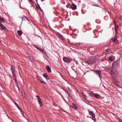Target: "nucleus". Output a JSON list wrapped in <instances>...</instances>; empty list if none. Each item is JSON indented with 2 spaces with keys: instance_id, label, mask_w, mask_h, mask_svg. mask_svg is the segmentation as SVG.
I'll return each instance as SVG.
<instances>
[{
  "instance_id": "12",
  "label": "nucleus",
  "mask_w": 122,
  "mask_h": 122,
  "mask_svg": "<svg viewBox=\"0 0 122 122\" xmlns=\"http://www.w3.org/2000/svg\"><path fill=\"white\" fill-rule=\"evenodd\" d=\"M38 102L40 106H43L42 103L41 101V99L38 100Z\"/></svg>"
},
{
  "instance_id": "43",
  "label": "nucleus",
  "mask_w": 122,
  "mask_h": 122,
  "mask_svg": "<svg viewBox=\"0 0 122 122\" xmlns=\"http://www.w3.org/2000/svg\"><path fill=\"white\" fill-rule=\"evenodd\" d=\"M99 77L100 78H101V77H102V76H101L100 75V76H99Z\"/></svg>"
},
{
  "instance_id": "13",
  "label": "nucleus",
  "mask_w": 122,
  "mask_h": 122,
  "mask_svg": "<svg viewBox=\"0 0 122 122\" xmlns=\"http://www.w3.org/2000/svg\"><path fill=\"white\" fill-rule=\"evenodd\" d=\"M72 107L73 108H75V109H76L78 108V107L74 103H72Z\"/></svg>"
},
{
  "instance_id": "19",
  "label": "nucleus",
  "mask_w": 122,
  "mask_h": 122,
  "mask_svg": "<svg viewBox=\"0 0 122 122\" xmlns=\"http://www.w3.org/2000/svg\"><path fill=\"white\" fill-rule=\"evenodd\" d=\"M42 79H41L40 80L39 82L41 83L46 84V83L45 81H42Z\"/></svg>"
},
{
  "instance_id": "27",
  "label": "nucleus",
  "mask_w": 122,
  "mask_h": 122,
  "mask_svg": "<svg viewBox=\"0 0 122 122\" xmlns=\"http://www.w3.org/2000/svg\"><path fill=\"white\" fill-rule=\"evenodd\" d=\"M30 61L31 62H33V61H34V60H33V58H32V57H30Z\"/></svg>"
},
{
  "instance_id": "8",
  "label": "nucleus",
  "mask_w": 122,
  "mask_h": 122,
  "mask_svg": "<svg viewBox=\"0 0 122 122\" xmlns=\"http://www.w3.org/2000/svg\"><path fill=\"white\" fill-rule=\"evenodd\" d=\"M33 46L34 47H35L36 48H37V49H38V50H39L40 51H41L42 52H43V51H44V50L43 49H42L41 48L37 46H36V45H33Z\"/></svg>"
},
{
  "instance_id": "34",
  "label": "nucleus",
  "mask_w": 122,
  "mask_h": 122,
  "mask_svg": "<svg viewBox=\"0 0 122 122\" xmlns=\"http://www.w3.org/2000/svg\"><path fill=\"white\" fill-rule=\"evenodd\" d=\"M15 81L17 85V86L18 85V82H17V80H15Z\"/></svg>"
},
{
  "instance_id": "40",
  "label": "nucleus",
  "mask_w": 122,
  "mask_h": 122,
  "mask_svg": "<svg viewBox=\"0 0 122 122\" xmlns=\"http://www.w3.org/2000/svg\"><path fill=\"white\" fill-rule=\"evenodd\" d=\"M39 9L41 11H43L42 9L41 8Z\"/></svg>"
},
{
  "instance_id": "14",
  "label": "nucleus",
  "mask_w": 122,
  "mask_h": 122,
  "mask_svg": "<svg viewBox=\"0 0 122 122\" xmlns=\"http://www.w3.org/2000/svg\"><path fill=\"white\" fill-rule=\"evenodd\" d=\"M101 70H96V72L98 76H100L101 73Z\"/></svg>"
},
{
  "instance_id": "21",
  "label": "nucleus",
  "mask_w": 122,
  "mask_h": 122,
  "mask_svg": "<svg viewBox=\"0 0 122 122\" xmlns=\"http://www.w3.org/2000/svg\"><path fill=\"white\" fill-rule=\"evenodd\" d=\"M59 37L60 38H61L62 40H64L65 38L63 37V36L61 34H60L59 36Z\"/></svg>"
},
{
  "instance_id": "24",
  "label": "nucleus",
  "mask_w": 122,
  "mask_h": 122,
  "mask_svg": "<svg viewBox=\"0 0 122 122\" xmlns=\"http://www.w3.org/2000/svg\"><path fill=\"white\" fill-rule=\"evenodd\" d=\"M100 97V96L99 95H97V94H96L95 96V97L97 98H99Z\"/></svg>"
},
{
  "instance_id": "39",
  "label": "nucleus",
  "mask_w": 122,
  "mask_h": 122,
  "mask_svg": "<svg viewBox=\"0 0 122 122\" xmlns=\"http://www.w3.org/2000/svg\"><path fill=\"white\" fill-rule=\"evenodd\" d=\"M117 29H115V32L116 33L117 32Z\"/></svg>"
},
{
  "instance_id": "25",
  "label": "nucleus",
  "mask_w": 122,
  "mask_h": 122,
  "mask_svg": "<svg viewBox=\"0 0 122 122\" xmlns=\"http://www.w3.org/2000/svg\"><path fill=\"white\" fill-rule=\"evenodd\" d=\"M37 78L38 81H39L41 79V78L40 76H37Z\"/></svg>"
},
{
  "instance_id": "48",
  "label": "nucleus",
  "mask_w": 122,
  "mask_h": 122,
  "mask_svg": "<svg viewBox=\"0 0 122 122\" xmlns=\"http://www.w3.org/2000/svg\"><path fill=\"white\" fill-rule=\"evenodd\" d=\"M68 90H70V91H71V90H70V89H68Z\"/></svg>"
},
{
  "instance_id": "44",
  "label": "nucleus",
  "mask_w": 122,
  "mask_h": 122,
  "mask_svg": "<svg viewBox=\"0 0 122 122\" xmlns=\"http://www.w3.org/2000/svg\"><path fill=\"white\" fill-rule=\"evenodd\" d=\"M24 17L27 20V19L28 18L25 16Z\"/></svg>"
},
{
  "instance_id": "41",
  "label": "nucleus",
  "mask_w": 122,
  "mask_h": 122,
  "mask_svg": "<svg viewBox=\"0 0 122 122\" xmlns=\"http://www.w3.org/2000/svg\"><path fill=\"white\" fill-rule=\"evenodd\" d=\"M24 17H23V18H22V21H23V20H24L23 19H24Z\"/></svg>"
},
{
  "instance_id": "42",
  "label": "nucleus",
  "mask_w": 122,
  "mask_h": 122,
  "mask_svg": "<svg viewBox=\"0 0 122 122\" xmlns=\"http://www.w3.org/2000/svg\"><path fill=\"white\" fill-rule=\"evenodd\" d=\"M67 94H68V95L70 97V95L68 93H67Z\"/></svg>"
},
{
  "instance_id": "52",
  "label": "nucleus",
  "mask_w": 122,
  "mask_h": 122,
  "mask_svg": "<svg viewBox=\"0 0 122 122\" xmlns=\"http://www.w3.org/2000/svg\"><path fill=\"white\" fill-rule=\"evenodd\" d=\"M89 24V25H90V24H89H89Z\"/></svg>"
},
{
  "instance_id": "6",
  "label": "nucleus",
  "mask_w": 122,
  "mask_h": 122,
  "mask_svg": "<svg viewBox=\"0 0 122 122\" xmlns=\"http://www.w3.org/2000/svg\"><path fill=\"white\" fill-rule=\"evenodd\" d=\"M112 40L113 42H115V43H118L117 38L115 36H114L112 38Z\"/></svg>"
},
{
  "instance_id": "36",
  "label": "nucleus",
  "mask_w": 122,
  "mask_h": 122,
  "mask_svg": "<svg viewBox=\"0 0 122 122\" xmlns=\"http://www.w3.org/2000/svg\"><path fill=\"white\" fill-rule=\"evenodd\" d=\"M19 109V110L21 112H23V111L21 110V109L20 108Z\"/></svg>"
},
{
  "instance_id": "29",
  "label": "nucleus",
  "mask_w": 122,
  "mask_h": 122,
  "mask_svg": "<svg viewBox=\"0 0 122 122\" xmlns=\"http://www.w3.org/2000/svg\"><path fill=\"white\" fill-rule=\"evenodd\" d=\"M119 28V26L117 25H115V29H118Z\"/></svg>"
},
{
  "instance_id": "17",
  "label": "nucleus",
  "mask_w": 122,
  "mask_h": 122,
  "mask_svg": "<svg viewBox=\"0 0 122 122\" xmlns=\"http://www.w3.org/2000/svg\"><path fill=\"white\" fill-rule=\"evenodd\" d=\"M110 51V50L109 49H106L105 51V53L106 54H108Z\"/></svg>"
},
{
  "instance_id": "53",
  "label": "nucleus",
  "mask_w": 122,
  "mask_h": 122,
  "mask_svg": "<svg viewBox=\"0 0 122 122\" xmlns=\"http://www.w3.org/2000/svg\"><path fill=\"white\" fill-rule=\"evenodd\" d=\"M85 96L86 97V96Z\"/></svg>"
},
{
  "instance_id": "16",
  "label": "nucleus",
  "mask_w": 122,
  "mask_h": 122,
  "mask_svg": "<svg viewBox=\"0 0 122 122\" xmlns=\"http://www.w3.org/2000/svg\"><path fill=\"white\" fill-rule=\"evenodd\" d=\"M17 33L20 36H21L22 34V31L20 30H18Z\"/></svg>"
},
{
  "instance_id": "49",
  "label": "nucleus",
  "mask_w": 122,
  "mask_h": 122,
  "mask_svg": "<svg viewBox=\"0 0 122 122\" xmlns=\"http://www.w3.org/2000/svg\"><path fill=\"white\" fill-rule=\"evenodd\" d=\"M80 2V1H79V2Z\"/></svg>"
},
{
  "instance_id": "38",
  "label": "nucleus",
  "mask_w": 122,
  "mask_h": 122,
  "mask_svg": "<svg viewBox=\"0 0 122 122\" xmlns=\"http://www.w3.org/2000/svg\"><path fill=\"white\" fill-rule=\"evenodd\" d=\"M119 120L120 122H122V120L121 119H119Z\"/></svg>"
},
{
  "instance_id": "3",
  "label": "nucleus",
  "mask_w": 122,
  "mask_h": 122,
  "mask_svg": "<svg viewBox=\"0 0 122 122\" xmlns=\"http://www.w3.org/2000/svg\"><path fill=\"white\" fill-rule=\"evenodd\" d=\"M63 60L64 61L67 63L70 62L72 60L70 58L66 57H64Z\"/></svg>"
},
{
  "instance_id": "30",
  "label": "nucleus",
  "mask_w": 122,
  "mask_h": 122,
  "mask_svg": "<svg viewBox=\"0 0 122 122\" xmlns=\"http://www.w3.org/2000/svg\"><path fill=\"white\" fill-rule=\"evenodd\" d=\"M11 71L12 70V69H14V66L13 65H11Z\"/></svg>"
},
{
  "instance_id": "18",
  "label": "nucleus",
  "mask_w": 122,
  "mask_h": 122,
  "mask_svg": "<svg viewBox=\"0 0 122 122\" xmlns=\"http://www.w3.org/2000/svg\"><path fill=\"white\" fill-rule=\"evenodd\" d=\"M11 71H12V73L13 74V76H15V75H16L15 73V70L12 69V70Z\"/></svg>"
},
{
  "instance_id": "37",
  "label": "nucleus",
  "mask_w": 122,
  "mask_h": 122,
  "mask_svg": "<svg viewBox=\"0 0 122 122\" xmlns=\"http://www.w3.org/2000/svg\"><path fill=\"white\" fill-rule=\"evenodd\" d=\"M43 52H44V53L46 55H47V53H46V52H45V51H43Z\"/></svg>"
},
{
  "instance_id": "46",
  "label": "nucleus",
  "mask_w": 122,
  "mask_h": 122,
  "mask_svg": "<svg viewBox=\"0 0 122 122\" xmlns=\"http://www.w3.org/2000/svg\"><path fill=\"white\" fill-rule=\"evenodd\" d=\"M42 2H43L44 0H41Z\"/></svg>"
},
{
  "instance_id": "28",
  "label": "nucleus",
  "mask_w": 122,
  "mask_h": 122,
  "mask_svg": "<svg viewBox=\"0 0 122 122\" xmlns=\"http://www.w3.org/2000/svg\"><path fill=\"white\" fill-rule=\"evenodd\" d=\"M13 76V77L14 79L15 80H16V75H15V76Z\"/></svg>"
},
{
  "instance_id": "4",
  "label": "nucleus",
  "mask_w": 122,
  "mask_h": 122,
  "mask_svg": "<svg viewBox=\"0 0 122 122\" xmlns=\"http://www.w3.org/2000/svg\"><path fill=\"white\" fill-rule=\"evenodd\" d=\"M96 61V59L95 57H90L88 60V61L90 63H93Z\"/></svg>"
},
{
  "instance_id": "7",
  "label": "nucleus",
  "mask_w": 122,
  "mask_h": 122,
  "mask_svg": "<svg viewBox=\"0 0 122 122\" xmlns=\"http://www.w3.org/2000/svg\"><path fill=\"white\" fill-rule=\"evenodd\" d=\"M77 8L76 5L75 4L72 5L71 6V8L73 10H76Z\"/></svg>"
},
{
  "instance_id": "5",
  "label": "nucleus",
  "mask_w": 122,
  "mask_h": 122,
  "mask_svg": "<svg viewBox=\"0 0 122 122\" xmlns=\"http://www.w3.org/2000/svg\"><path fill=\"white\" fill-rule=\"evenodd\" d=\"M0 27L1 28H0V29L1 30H3L4 29H6V27H5L4 25H3L1 23L0 21Z\"/></svg>"
},
{
  "instance_id": "1",
  "label": "nucleus",
  "mask_w": 122,
  "mask_h": 122,
  "mask_svg": "<svg viewBox=\"0 0 122 122\" xmlns=\"http://www.w3.org/2000/svg\"><path fill=\"white\" fill-rule=\"evenodd\" d=\"M110 74L112 77H113L114 79L118 77V72L116 69L111 70Z\"/></svg>"
},
{
  "instance_id": "51",
  "label": "nucleus",
  "mask_w": 122,
  "mask_h": 122,
  "mask_svg": "<svg viewBox=\"0 0 122 122\" xmlns=\"http://www.w3.org/2000/svg\"><path fill=\"white\" fill-rule=\"evenodd\" d=\"M86 73H84V74H86Z\"/></svg>"
},
{
  "instance_id": "11",
  "label": "nucleus",
  "mask_w": 122,
  "mask_h": 122,
  "mask_svg": "<svg viewBox=\"0 0 122 122\" xmlns=\"http://www.w3.org/2000/svg\"><path fill=\"white\" fill-rule=\"evenodd\" d=\"M43 76L47 80H48L49 79V77L46 73H44L43 74Z\"/></svg>"
},
{
  "instance_id": "31",
  "label": "nucleus",
  "mask_w": 122,
  "mask_h": 122,
  "mask_svg": "<svg viewBox=\"0 0 122 122\" xmlns=\"http://www.w3.org/2000/svg\"><path fill=\"white\" fill-rule=\"evenodd\" d=\"M15 104L18 109L20 108L17 103H16Z\"/></svg>"
},
{
  "instance_id": "2",
  "label": "nucleus",
  "mask_w": 122,
  "mask_h": 122,
  "mask_svg": "<svg viewBox=\"0 0 122 122\" xmlns=\"http://www.w3.org/2000/svg\"><path fill=\"white\" fill-rule=\"evenodd\" d=\"M88 112H89V114L92 116V119L94 121L96 122V119L95 117V115L93 112L89 110H88Z\"/></svg>"
},
{
  "instance_id": "23",
  "label": "nucleus",
  "mask_w": 122,
  "mask_h": 122,
  "mask_svg": "<svg viewBox=\"0 0 122 122\" xmlns=\"http://www.w3.org/2000/svg\"><path fill=\"white\" fill-rule=\"evenodd\" d=\"M71 4L69 3H68L67 5H66V6L67 8H69L70 9L71 8V6H70V5Z\"/></svg>"
},
{
  "instance_id": "47",
  "label": "nucleus",
  "mask_w": 122,
  "mask_h": 122,
  "mask_svg": "<svg viewBox=\"0 0 122 122\" xmlns=\"http://www.w3.org/2000/svg\"><path fill=\"white\" fill-rule=\"evenodd\" d=\"M114 23L115 24V22L114 21Z\"/></svg>"
},
{
  "instance_id": "50",
  "label": "nucleus",
  "mask_w": 122,
  "mask_h": 122,
  "mask_svg": "<svg viewBox=\"0 0 122 122\" xmlns=\"http://www.w3.org/2000/svg\"><path fill=\"white\" fill-rule=\"evenodd\" d=\"M94 38H96V37H94Z\"/></svg>"
},
{
  "instance_id": "10",
  "label": "nucleus",
  "mask_w": 122,
  "mask_h": 122,
  "mask_svg": "<svg viewBox=\"0 0 122 122\" xmlns=\"http://www.w3.org/2000/svg\"><path fill=\"white\" fill-rule=\"evenodd\" d=\"M115 59L114 57L112 56H111L108 58V59L111 61H114Z\"/></svg>"
},
{
  "instance_id": "15",
  "label": "nucleus",
  "mask_w": 122,
  "mask_h": 122,
  "mask_svg": "<svg viewBox=\"0 0 122 122\" xmlns=\"http://www.w3.org/2000/svg\"><path fill=\"white\" fill-rule=\"evenodd\" d=\"M0 20L3 23L5 21L4 18L1 17H0Z\"/></svg>"
},
{
  "instance_id": "22",
  "label": "nucleus",
  "mask_w": 122,
  "mask_h": 122,
  "mask_svg": "<svg viewBox=\"0 0 122 122\" xmlns=\"http://www.w3.org/2000/svg\"><path fill=\"white\" fill-rule=\"evenodd\" d=\"M96 94L94 93L93 92H92L90 93V95L91 96L95 97Z\"/></svg>"
},
{
  "instance_id": "35",
  "label": "nucleus",
  "mask_w": 122,
  "mask_h": 122,
  "mask_svg": "<svg viewBox=\"0 0 122 122\" xmlns=\"http://www.w3.org/2000/svg\"><path fill=\"white\" fill-rule=\"evenodd\" d=\"M29 2L30 1L32 3H33V1L32 0H28Z\"/></svg>"
},
{
  "instance_id": "45",
  "label": "nucleus",
  "mask_w": 122,
  "mask_h": 122,
  "mask_svg": "<svg viewBox=\"0 0 122 122\" xmlns=\"http://www.w3.org/2000/svg\"><path fill=\"white\" fill-rule=\"evenodd\" d=\"M27 20L29 21H30V20L28 19V18H27Z\"/></svg>"
},
{
  "instance_id": "33",
  "label": "nucleus",
  "mask_w": 122,
  "mask_h": 122,
  "mask_svg": "<svg viewBox=\"0 0 122 122\" xmlns=\"http://www.w3.org/2000/svg\"><path fill=\"white\" fill-rule=\"evenodd\" d=\"M80 43H76L75 44V45H77V46H79L80 44Z\"/></svg>"
},
{
  "instance_id": "9",
  "label": "nucleus",
  "mask_w": 122,
  "mask_h": 122,
  "mask_svg": "<svg viewBox=\"0 0 122 122\" xmlns=\"http://www.w3.org/2000/svg\"><path fill=\"white\" fill-rule=\"evenodd\" d=\"M46 69L47 71L49 73H50L51 72V68L49 65L47 66Z\"/></svg>"
},
{
  "instance_id": "20",
  "label": "nucleus",
  "mask_w": 122,
  "mask_h": 122,
  "mask_svg": "<svg viewBox=\"0 0 122 122\" xmlns=\"http://www.w3.org/2000/svg\"><path fill=\"white\" fill-rule=\"evenodd\" d=\"M118 63H117V61H115L113 63L112 65L113 66H116L117 65H118Z\"/></svg>"
},
{
  "instance_id": "26",
  "label": "nucleus",
  "mask_w": 122,
  "mask_h": 122,
  "mask_svg": "<svg viewBox=\"0 0 122 122\" xmlns=\"http://www.w3.org/2000/svg\"><path fill=\"white\" fill-rule=\"evenodd\" d=\"M36 7L37 9H39L41 8L40 5L38 4H37V5L36 6Z\"/></svg>"
},
{
  "instance_id": "32",
  "label": "nucleus",
  "mask_w": 122,
  "mask_h": 122,
  "mask_svg": "<svg viewBox=\"0 0 122 122\" xmlns=\"http://www.w3.org/2000/svg\"><path fill=\"white\" fill-rule=\"evenodd\" d=\"M36 97L37 98L38 100H39L41 99V98H40V97L38 96H37Z\"/></svg>"
}]
</instances>
